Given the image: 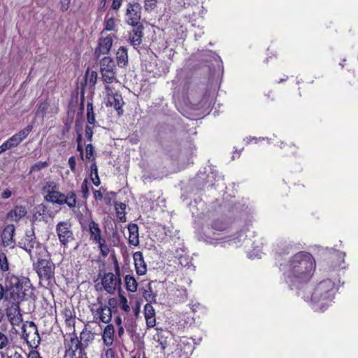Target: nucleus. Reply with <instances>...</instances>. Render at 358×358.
<instances>
[{
	"label": "nucleus",
	"mask_w": 358,
	"mask_h": 358,
	"mask_svg": "<svg viewBox=\"0 0 358 358\" xmlns=\"http://www.w3.org/2000/svg\"><path fill=\"white\" fill-rule=\"evenodd\" d=\"M5 285V299L12 303L11 306L7 309V313H20V303L34 295V287L29 279L8 274L6 278Z\"/></svg>",
	"instance_id": "f257e3e1"
},
{
	"label": "nucleus",
	"mask_w": 358,
	"mask_h": 358,
	"mask_svg": "<svg viewBox=\"0 0 358 358\" xmlns=\"http://www.w3.org/2000/svg\"><path fill=\"white\" fill-rule=\"evenodd\" d=\"M298 294L313 306L315 311H324L334 299V283L327 279L320 282L314 289L309 285H304L300 288Z\"/></svg>",
	"instance_id": "f03ea898"
},
{
	"label": "nucleus",
	"mask_w": 358,
	"mask_h": 358,
	"mask_svg": "<svg viewBox=\"0 0 358 358\" xmlns=\"http://www.w3.org/2000/svg\"><path fill=\"white\" fill-rule=\"evenodd\" d=\"M315 268L313 256L308 252H300L289 260L287 276L294 283L306 282L312 277Z\"/></svg>",
	"instance_id": "7ed1b4c3"
},
{
	"label": "nucleus",
	"mask_w": 358,
	"mask_h": 358,
	"mask_svg": "<svg viewBox=\"0 0 358 358\" xmlns=\"http://www.w3.org/2000/svg\"><path fill=\"white\" fill-rule=\"evenodd\" d=\"M65 357L66 358H87L85 351L81 348L79 339L75 333L64 339Z\"/></svg>",
	"instance_id": "20e7f679"
},
{
	"label": "nucleus",
	"mask_w": 358,
	"mask_h": 358,
	"mask_svg": "<svg viewBox=\"0 0 358 358\" xmlns=\"http://www.w3.org/2000/svg\"><path fill=\"white\" fill-rule=\"evenodd\" d=\"M116 274L112 273H105L101 278V283L104 289L109 294H114L116 290L119 289L121 285V280L119 278L120 268L116 262L115 264Z\"/></svg>",
	"instance_id": "39448f33"
},
{
	"label": "nucleus",
	"mask_w": 358,
	"mask_h": 358,
	"mask_svg": "<svg viewBox=\"0 0 358 358\" xmlns=\"http://www.w3.org/2000/svg\"><path fill=\"white\" fill-rule=\"evenodd\" d=\"M22 338L32 348H36L41 338L36 326L33 322H27L22 326Z\"/></svg>",
	"instance_id": "423d86ee"
},
{
	"label": "nucleus",
	"mask_w": 358,
	"mask_h": 358,
	"mask_svg": "<svg viewBox=\"0 0 358 358\" xmlns=\"http://www.w3.org/2000/svg\"><path fill=\"white\" fill-rule=\"evenodd\" d=\"M101 73L103 80L106 83H113L117 81L115 65L113 60L109 57H103L100 62Z\"/></svg>",
	"instance_id": "0eeeda50"
},
{
	"label": "nucleus",
	"mask_w": 358,
	"mask_h": 358,
	"mask_svg": "<svg viewBox=\"0 0 358 358\" xmlns=\"http://www.w3.org/2000/svg\"><path fill=\"white\" fill-rule=\"evenodd\" d=\"M20 244L29 252L31 258H37L38 256H42L43 252H45V248L36 241V238L32 235H27Z\"/></svg>",
	"instance_id": "6e6552de"
},
{
	"label": "nucleus",
	"mask_w": 358,
	"mask_h": 358,
	"mask_svg": "<svg viewBox=\"0 0 358 358\" xmlns=\"http://www.w3.org/2000/svg\"><path fill=\"white\" fill-rule=\"evenodd\" d=\"M38 256L36 272L41 280H50L54 277L55 265L50 261L45 259H41Z\"/></svg>",
	"instance_id": "1a4fd4ad"
},
{
	"label": "nucleus",
	"mask_w": 358,
	"mask_h": 358,
	"mask_svg": "<svg viewBox=\"0 0 358 358\" xmlns=\"http://www.w3.org/2000/svg\"><path fill=\"white\" fill-rule=\"evenodd\" d=\"M141 6L136 2L129 3L127 6L126 22L132 27L142 26L140 24Z\"/></svg>",
	"instance_id": "9d476101"
},
{
	"label": "nucleus",
	"mask_w": 358,
	"mask_h": 358,
	"mask_svg": "<svg viewBox=\"0 0 358 358\" xmlns=\"http://www.w3.org/2000/svg\"><path fill=\"white\" fill-rule=\"evenodd\" d=\"M43 191L47 194L46 201L52 203L62 204V199H64V194L58 191L57 185L52 182H47L43 187Z\"/></svg>",
	"instance_id": "9b49d317"
},
{
	"label": "nucleus",
	"mask_w": 358,
	"mask_h": 358,
	"mask_svg": "<svg viewBox=\"0 0 358 358\" xmlns=\"http://www.w3.org/2000/svg\"><path fill=\"white\" fill-rule=\"evenodd\" d=\"M56 231L59 240L63 245H66L68 243L73 240L71 224L67 221L59 222L56 226Z\"/></svg>",
	"instance_id": "f8f14e48"
},
{
	"label": "nucleus",
	"mask_w": 358,
	"mask_h": 358,
	"mask_svg": "<svg viewBox=\"0 0 358 358\" xmlns=\"http://www.w3.org/2000/svg\"><path fill=\"white\" fill-rule=\"evenodd\" d=\"M106 90L108 95V101L110 106H113L115 109L118 112V114L122 113V107L124 101L120 94L115 93L113 94L111 89L108 85L106 86Z\"/></svg>",
	"instance_id": "ddd939ff"
},
{
	"label": "nucleus",
	"mask_w": 358,
	"mask_h": 358,
	"mask_svg": "<svg viewBox=\"0 0 358 358\" xmlns=\"http://www.w3.org/2000/svg\"><path fill=\"white\" fill-rule=\"evenodd\" d=\"M113 45V37L108 35L106 37H102L99 40V46L95 50V55L99 57L101 55L107 54L111 49Z\"/></svg>",
	"instance_id": "4468645a"
},
{
	"label": "nucleus",
	"mask_w": 358,
	"mask_h": 358,
	"mask_svg": "<svg viewBox=\"0 0 358 358\" xmlns=\"http://www.w3.org/2000/svg\"><path fill=\"white\" fill-rule=\"evenodd\" d=\"M15 232V227L13 224L7 225L2 231L1 241L3 246L13 247L14 241L13 239Z\"/></svg>",
	"instance_id": "2eb2a0df"
},
{
	"label": "nucleus",
	"mask_w": 358,
	"mask_h": 358,
	"mask_svg": "<svg viewBox=\"0 0 358 358\" xmlns=\"http://www.w3.org/2000/svg\"><path fill=\"white\" fill-rule=\"evenodd\" d=\"M94 336L95 334L92 333L91 331L87 330V328H85L80 333V338L78 339L81 344V348H83L84 351H85V349L93 342Z\"/></svg>",
	"instance_id": "dca6fc26"
},
{
	"label": "nucleus",
	"mask_w": 358,
	"mask_h": 358,
	"mask_svg": "<svg viewBox=\"0 0 358 358\" xmlns=\"http://www.w3.org/2000/svg\"><path fill=\"white\" fill-rule=\"evenodd\" d=\"M129 243L137 246L139 244L138 227L136 224L131 223L128 225Z\"/></svg>",
	"instance_id": "f3484780"
},
{
	"label": "nucleus",
	"mask_w": 358,
	"mask_h": 358,
	"mask_svg": "<svg viewBox=\"0 0 358 358\" xmlns=\"http://www.w3.org/2000/svg\"><path fill=\"white\" fill-rule=\"evenodd\" d=\"M134 260L136 273L138 275H144L146 273L147 267L143 260V254L141 252H136L134 255Z\"/></svg>",
	"instance_id": "a211bd4d"
},
{
	"label": "nucleus",
	"mask_w": 358,
	"mask_h": 358,
	"mask_svg": "<svg viewBox=\"0 0 358 358\" xmlns=\"http://www.w3.org/2000/svg\"><path fill=\"white\" fill-rule=\"evenodd\" d=\"M88 227L90 233V238L94 243L103 238L101 236V229L99 228L98 223L94 222L93 220H91L89 222Z\"/></svg>",
	"instance_id": "6ab92c4d"
},
{
	"label": "nucleus",
	"mask_w": 358,
	"mask_h": 358,
	"mask_svg": "<svg viewBox=\"0 0 358 358\" xmlns=\"http://www.w3.org/2000/svg\"><path fill=\"white\" fill-rule=\"evenodd\" d=\"M27 214L25 207L20 206H16L13 210H10L7 215V219L11 222H17Z\"/></svg>",
	"instance_id": "aec40b11"
},
{
	"label": "nucleus",
	"mask_w": 358,
	"mask_h": 358,
	"mask_svg": "<svg viewBox=\"0 0 358 358\" xmlns=\"http://www.w3.org/2000/svg\"><path fill=\"white\" fill-rule=\"evenodd\" d=\"M153 282H146L143 284V295L145 300L150 303L156 301V293L152 289Z\"/></svg>",
	"instance_id": "412c9836"
},
{
	"label": "nucleus",
	"mask_w": 358,
	"mask_h": 358,
	"mask_svg": "<svg viewBox=\"0 0 358 358\" xmlns=\"http://www.w3.org/2000/svg\"><path fill=\"white\" fill-rule=\"evenodd\" d=\"M114 327L112 324H108L103 332L102 339L106 346H110L113 343Z\"/></svg>",
	"instance_id": "4be33fe9"
},
{
	"label": "nucleus",
	"mask_w": 358,
	"mask_h": 358,
	"mask_svg": "<svg viewBox=\"0 0 358 358\" xmlns=\"http://www.w3.org/2000/svg\"><path fill=\"white\" fill-rule=\"evenodd\" d=\"M135 29L130 34V43L134 46H138L141 43L143 26H135Z\"/></svg>",
	"instance_id": "5701e85b"
},
{
	"label": "nucleus",
	"mask_w": 358,
	"mask_h": 358,
	"mask_svg": "<svg viewBox=\"0 0 358 358\" xmlns=\"http://www.w3.org/2000/svg\"><path fill=\"white\" fill-rule=\"evenodd\" d=\"M116 59L120 66H125L128 64L127 49L124 47H120L116 53Z\"/></svg>",
	"instance_id": "b1692460"
},
{
	"label": "nucleus",
	"mask_w": 358,
	"mask_h": 358,
	"mask_svg": "<svg viewBox=\"0 0 358 358\" xmlns=\"http://www.w3.org/2000/svg\"><path fill=\"white\" fill-rule=\"evenodd\" d=\"M115 208L116 211L117 218L119 220V221L121 222H126V204L122 202H117L115 203Z\"/></svg>",
	"instance_id": "393cba45"
},
{
	"label": "nucleus",
	"mask_w": 358,
	"mask_h": 358,
	"mask_svg": "<svg viewBox=\"0 0 358 358\" xmlns=\"http://www.w3.org/2000/svg\"><path fill=\"white\" fill-rule=\"evenodd\" d=\"M126 288L131 292H135L138 288V284L134 276L127 275L124 278Z\"/></svg>",
	"instance_id": "a878e982"
},
{
	"label": "nucleus",
	"mask_w": 358,
	"mask_h": 358,
	"mask_svg": "<svg viewBox=\"0 0 358 358\" xmlns=\"http://www.w3.org/2000/svg\"><path fill=\"white\" fill-rule=\"evenodd\" d=\"M64 199H62V204H67L71 208H73L76 206V195L74 192H70L67 195L64 194Z\"/></svg>",
	"instance_id": "bb28decb"
},
{
	"label": "nucleus",
	"mask_w": 358,
	"mask_h": 358,
	"mask_svg": "<svg viewBox=\"0 0 358 358\" xmlns=\"http://www.w3.org/2000/svg\"><path fill=\"white\" fill-rule=\"evenodd\" d=\"M87 120L89 124H94L95 115L93 111L92 103H88L87 105Z\"/></svg>",
	"instance_id": "cd10ccee"
},
{
	"label": "nucleus",
	"mask_w": 358,
	"mask_h": 358,
	"mask_svg": "<svg viewBox=\"0 0 358 358\" xmlns=\"http://www.w3.org/2000/svg\"><path fill=\"white\" fill-rule=\"evenodd\" d=\"M92 180L94 185L99 186L100 185V179L98 176V169L95 164H92L90 166Z\"/></svg>",
	"instance_id": "c85d7f7f"
},
{
	"label": "nucleus",
	"mask_w": 358,
	"mask_h": 358,
	"mask_svg": "<svg viewBox=\"0 0 358 358\" xmlns=\"http://www.w3.org/2000/svg\"><path fill=\"white\" fill-rule=\"evenodd\" d=\"M21 142V140L16 136V134H15L4 143L6 144L8 149H10L11 148L16 147Z\"/></svg>",
	"instance_id": "c756f323"
},
{
	"label": "nucleus",
	"mask_w": 358,
	"mask_h": 358,
	"mask_svg": "<svg viewBox=\"0 0 358 358\" xmlns=\"http://www.w3.org/2000/svg\"><path fill=\"white\" fill-rule=\"evenodd\" d=\"M48 104L46 102H41L38 104V108L36 111V116L43 118L46 110H48Z\"/></svg>",
	"instance_id": "7c9ffc66"
},
{
	"label": "nucleus",
	"mask_w": 358,
	"mask_h": 358,
	"mask_svg": "<svg viewBox=\"0 0 358 358\" xmlns=\"http://www.w3.org/2000/svg\"><path fill=\"white\" fill-rule=\"evenodd\" d=\"M95 243L99 245L101 253L103 256L106 257L109 253V248L106 244V241L104 238L96 242Z\"/></svg>",
	"instance_id": "2f4dec72"
},
{
	"label": "nucleus",
	"mask_w": 358,
	"mask_h": 358,
	"mask_svg": "<svg viewBox=\"0 0 358 358\" xmlns=\"http://www.w3.org/2000/svg\"><path fill=\"white\" fill-rule=\"evenodd\" d=\"M31 130L32 126L28 125L26 128L20 130L17 134H16V136L21 140V141H22L27 137Z\"/></svg>",
	"instance_id": "473e14b6"
},
{
	"label": "nucleus",
	"mask_w": 358,
	"mask_h": 358,
	"mask_svg": "<svg viewBox=\"0 0 358 358\" xmlns=\"http://www.w3.org/2000/svg\"><path fill=\"white\" fill-rule=\"evenodd\" d=\"M115 27L116 24L113 17H108L106 19L104 30L113 31L115 30Z\"/></svg>",
	"instance_id": "72a5a7b5"
},
{
	"label": "nucleus",
	"mask_w": 358,
	"mask_h": 358,
	"mask_svg": "<svg viewBox=\"0 0 358 358\" xmlns=\"http://www.w3.org/2000/svg\"><path fill=\"white\" fill-rule=\"evenodd\" d=\"M157 5V0H144V8L145 10H153Z\"/></svg>",
	"instance_id": "f704fd0d"
},
{
	"label": "nucleus",
	"mask_w": 358,
	"mask_h": 358,
	"mask_svg": "<svg viewBox=\"0 0 358 358\" xmlns=\"http://www.w3.org/2000/svg\"><path fill=\"white\" fill-rule=\"evenodd\" d=\"M146 320L147 325L149 327H155L156 324L155 315H144Z\"/></svg>",
	"instance_id": "c9c22d12"
},
{
	"label": "nucleus",
	"mask_w": 358,
	"mask_h": 358,
	"mask_svg": "<svg viewBox=\"0 0 358 358\" xmlns=\"http://www.w3.org/2000/svg\"><path fill=\"white\" fill-rule=\"evenodd\" d=\"M81 192L83 194V196L85 199H87L89 196V188L87 185V180L85 179L83 183L81 184Z\"/></svg>",
	"instance_id": "e433bc0d"
},
{
	"label": "nucleus",
	"mask_w": 358,
	"mask_h": 358,
	"mask_svg": "<svg viewBox=\"0 0 358 358\" xmlns=\"http://www.w3.org/2000/svg\"><path fill=\"white\" fill-rule=\"evenodd\" d=\"M47 165L48 164L46 162H38L31 166L30 171L31 172L39 171L42 169L45 168L47 166Z\"/></svg>",
	"instance_id": "4c0bfd02"
},
{
	"label": "nucleus",
	"mask_w": 358,
	"mask_h": 358,
	"mask_svg": "<svg viewBox=\"0 0 358 358\" xmlns=\"http://www.w3.org/2000/svg\"><path fill=\"white\" fill-rule=\"evenodd\" d=\"M0 265L1 268L3 271H7L8 269V264L7 262L6 257L4 254L0 255Z\"/></svg>",
	"instance_id": "58836bf2"
},
{
	"label": "nucleus",
	"mask_w": 358,
	"mask_h": 358,
	"mask_svg": "<svg viewBox=\"0 0 358 358\" xmlns=\"http://www.w3.org/2000/svg\"><path fill=\"white\" fill-rule=\"evenodd\" d=\"M22 315H13L9 318V320L12 325H18L22 321Z\"/></svg>",
	"instance_id": "ea45409f"
},
{
	"label": "nucleus",
	"mask_w": 358,
	"mask_h": 358,
	"mask_svg": "<svg viewBox=\"0 0 358 358\" xmlns=\"http://www.w3.org/2000/svg\"><path fill=\"white\" fill-rule=\"evenodd\" d=\"M87 73H89L88 78H89L90 83H91L92 85H94L96 84V80H97V73L96 71H92L90 73H89L87 71Z\"/></svg>",
	"instance_id": "a19ab883"
},
{
	"label": "nucleus",
	"mask_w": 358,
	"mask_h": 358,
	"mask_svg": "<svg viewBox=\"0 0 358 358\" xmlns=\"http://www.w3.org/2000/svg\"><path fill=\"white\" fill-rule=\"evenodd\" d=\"M86 150V158L91 159L93 156L94 148L92 144H87L85 148Z\"/></svg>",
	"instance_id": "79ce46f5"
},
{
	"label": "nucleus",
	"mask_w": 358,
	"mask_h": 358,
	"mask_svg": "<svg viewBox=\"0 0 358 358\" xmlns=\"http://www.w3.org/2000/svg\"><path fill=\"white\" fill-rule=\"evenodd\" d=\"M8 338L0 332V349H3L8 344Z\"/></svg>",
	"instance_id": "37998d69"
},
{
	"label": "nucleus",
	"mask_w": 358,
	"mask_h": 358,
	"mask_svg": "<svg viewBox=\"0 0 358 358\" xmlns=\"http://www.w3.org/2000/svg\"><path fill=\"white\" fill-rule=\"evenodd\" d=\"M93 136V130L92 127L90 125H87L85 128V137L89 140L92 141Z\"/></svg>",
	"instance_id": "c03bdc74"
},
{
	"label": "nucleus",
	"mask_w": 358,
	"mask_h": 358,
	"mask_svg": "<svg viewBox=\"0 0 358 358\" xmlns=\"http://www.w3.org/2000/svg\"><path fill=\"white\" fill-rule=\"evenodd\" d=\"M151 303H148L145 305L144 310L145 313H154L155 309L153 308L152 306L150 304Z\"/></svg>",
	"instance_id": "a18cd8bd"
},
{
	"label": "nucleus",
	"mask_w": 358,
	"mask_h": 358,
	"mask_svg": "<svg viewBox=\"0 0 358 358\" xmlns=\"http://www.w3.org/2000/svg\"><path fill=\"white\" fill-rule=\"evenodd\" d=\"M69 164L72 171H75L76 170V159L74 157H71L69 159Z\"/></svg>",
	"instance_id": "49530a36"
},
{
	"label": "nucleus",
	"mask_w": 358,
	"mask_h": 358,
	"mask_svg": "<svg viewBox=\"0 0 358 358\" xmlns=\"http://www.w3.org/2000/svg\"><path fill=\"white\" fill-rule=\"evenodd\" d=\"M192 310L193 312H202L204 310V307L201 306L200 304H194L192 305Z\"/></svg>",
	"instance_id": "de8ad7c7"
},
{
	"label": "nucleus",
	"mask_w": 358,
	"mask_h": 358,
	"mask_svg": "<svg viewBox=\"0 0 358 358\" xmlns=\"http://www.w3.org/2000/svg\"><path fill=\"white\" fill-rule=\"evenodd\" d=\"M122 5V0H113L112 3V8L114 10H118Z\"/></svg>",
	"instance_id": "09e8293b"
},
{
	"label": "nucleus",
	"mask_w": 358,
	"mask_h": 358,
	"mask_svg": "<svg viewBox=\"0 0 358 358\" xmlns=\"http://www.w3.org/2000/svg\"><path fill=\"white\" fill-rule=\"evenodd\" d=\"M28 358H41L38 352L36 350H31L28 355Z\"/></svg>",
	"instance_id": "8fccbe9b"
},
{
	"label": "nucleus",
	"mask_w": 358,
	"mask_h": 358,
	"mask_svg": "<svg viewBox=\"0 0 358 358\" xmlns=\"http://www.w3.org/2000/svg\"><path fill=\"white\" fill-rule=\"evenodd\" d=\"M93 193L96 199L101 200L103 199V194L100 190H94Z\"/></svg>",
	"instance_id": "3c124183"
},
{
	"label": "nucleus",
	"mask_w": 358,
	"mask_h": 358,
	"mask_svg": "<svg viewBox=\"0 0 358 358\" xmlns=\"http://www.w3.org/2000/svg\"><path fill=\"white\" fill-rule=\"evenodd\" d=\"M111 316L112 315H99L100 319L104 322H108L110 320Z\"/></svg>",
	"instance_id": "603ef678"
},
{
	"label": "nucleus",
	"mask_w": 358,
	"mask_h": 358,
	"mask_svg": "<svg viewBox=\"0 0 358 358\" xmlns=\"http://www.w3.org/2000/svg\"><path fill=\"white\" fill-rule=\"evenodd\" d=\"M12 194V192L9 189H6L2 192L1 196L3 199H8L9 198Z\"/></svg>",
	"instance_id": "864d4df0"
},
{
	"label": "nucleus",
	"mask_w": 358,
	"mask_h": 358,
	"mask_svg": "<svg viewBox=\"0 0 358 358\" xmlns=\"http://www.w3.org/2000/svg\"><path fill=\"white\" fill-rule=\"evenodd\" d=\"M213 227L216 230H224L226 229L225 226H218L217 222H214Z\"/></svg>",
	"instance_id": "5fc2aeb1"
},
{
	"label": "nucleus",
	"mask_w": 358,
	"mask_h": 358,
	"mask_svg": "<svg viewBox=\"0 0 358 358\" xmlns=\"http://www.w3.org/2000/svg\"><path fill=\"white\" fill-rule=\"evenodd\" d=\"M123 299H124V303L122 304V309H123L124 311L128 312V311H129V310H130V309H129V306L127 304H126V301H126V299H124V298Z\"/></svg>",
	"instance_id": "6e6d98bb"
},
{
	"label": "nucleus",
	"mask_w": 358,
	"mask_h": 358,
	"mask_svg": "<svg viewBox=\"0 0 358 358\" xmlns=\"http://www.w3.org/2000/svg\"><path fill=\"white\" fill-rule=\"evenodd\" d=\"M8 149L7 146H6V144H5V143H3L1 146H0V154L6 151Z\"/></svg>",
	"instance_id": "4d7b16f0"
},
{
	"label": "nucleus",
	"mask_w": 358,
	"mask_h": 358,
	"mask_svg": "<svg viewBox=\"0 0 358 358\" xmlns=\"http://www.w3.org/2000/svg\"><path fill=\"white\" fill-rule=\"evenodd\" d=\"M8 358H23V357L20 353L15 352L13 355L10 356Z\"/></svg>",
	"instance_id": "13d9d810"
},
{
	"label": "nucleus",
	"mask_w": 358,
	"mask_h": 358,
	"mask_svg": "<svg viewBox=\"0 0 358 358\" xmlns=\"http://www.w3.org/2000/svg\"><path fill=\"white\" fill-rule=\"evenodd\" d=\"M3 296H5V291L1 285L0 284V299H1Z\"/></svg>",
	"instance_id": "bf43d9fd"
},
{
	"label": "nucleus",
	"mask_w": 358,
	"mask_h": 358,
	"mask_svg": "<svg viewBox=\"0 0 358 358\" xmlns=\"http://www.w3.org/2000/svg\"><path fill=\"white\" fill-rule=\"evenodd\" d=\"M124 334V328L122 327H120L118 328V335L121 336Z\"/></svg>",
	"instance_id": "052dcab7"
},
{
	"label": "nucleus",
	"mask_w": 358,
	"mask_h": 358,
	"mask_svg": "<svg viewBox=\"0 0 358 358\" xmlns=\"http://www.w3.org/2000/svg\"><path fill=\"white\" fill-rule=\"evenodd\" d=\"M115 322L117 325L120 326L121 322H122L121 318L119 316H117L115 319Z\"/></svg>",
	"instance_id": "680f3d73"
},
{
	"label": "nucleus",
	"mask_w": 358,
	"mask_h": 358,
	"mask_svg": "<svg viewBox=\"0 0 358 358\" xmlns=\"http://www.w3.org/2000/svg\"><path fill=\"white\" fill-rule=\"evenodd\" d=\"M78 150L80 151L83 150L82 146L80 145V143H78Z\"/></svg>",
	"instance_id": "e2e57ef3"
},
{
	"label": "nucleus",
	"mask_w": 358,
	"mask_h": 358,
	"mask_svg": "<svg viewBox=\"0 0 358 358\" xmlns=\"http://www.w3.org/2000/svg\"><path fill=\"white\" fill-rule=\"evenodd\" d=\"M77 141H78V143H80V141H81V135H79V136H78V138Z\"/></svg>",
	"instance_id": "0e129e2a"
},
{
	"label": "nucleus",
	"mask_w": 358,
	"mask_h": 358,
	"mask_svg": "<svg viewBox=\"0 0 358 358\" xmlns=\"http://www.w3.org/2000/svg\"><path fill=\"white\" fill-rule=\"evenodd\" d=\"M3 316L4 315H0V322H1Z\"/></svg>",
	"instance_id": "69168bd1"
},
{
	"label": "nucleus",
	"mask_w": 358,
	"mask_h": 358,
	"mask_svg": "<svg viewBox=\"0 0 358 358\" xmlns=\"http://www.w3.org/2000/svg\"><path fill=\"white\" fill-rule=\"evenodd\" d=\"M161 344H162V349H164V348H165V346H164V345H163V344H162V343H161Z\"/></svg>",
	"instance_id": "338daca9"
},
{
	"label": "nucleus",
	"mask_w": 358,
	"mask_h": 358,
	"mask_svg": "<svg viewBox=\"0 0 358 358\" xmlns=\"http://www.w3.org/2000/svg\"><path fill=\"white\" fill-rule=\"evenodd\" d=\"M133 358H135V357H133Z\"/></svg>",
	"instance_id": "774afa93"
}]
</instances>
